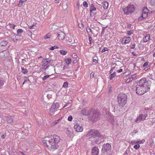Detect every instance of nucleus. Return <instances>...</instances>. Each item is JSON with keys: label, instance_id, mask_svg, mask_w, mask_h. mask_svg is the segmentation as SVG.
I'll list each match as a JSON object with an SVG mask.
<instances>
[{"label": "nucleus", "instance_id": "nucleus-56", "mask_svg": "<svg viewBox=\"0 0 155 155\" xmlns=\"http://www.w3.org/2000/svg\"><path fill=\"white\" fill-rule=\"evenodd\" d=\"M94 73H93V72H91V74H90V76H91V77H93L94 76Z\"/></svg>", "mask_w": 155, "mask_h": 155}, {"label": "nucleus", "instance_id": "nucleus-54", "mask_svg": "<svg viewBox=\"0 0 155 155\" xmlns=\"http://www.w3.org/2000/svg\"><path fill=\"white\" fill-rule=\"evenodd\" d=\"M23 37L22 36L18 35V38L19 39H21L23 38Z\"/></svg>", "mask_w": 155, "mask_h": 155}, {"label": "nucleus", "instance_id": "nucleus-16", "mask_svg": "<svg viewBox=\"0 0 155 155\" xmlns=\"http://www.w3.org/2000/svg\"><path fill=\"white\" fill-rule=\"evenodd\" d=\"M81 114L85 116H89L90 113V110L88 111L85 109H83L82 110L81 112Z\"/></svg>", "mask_w": 155, "mask_h": 155}, {"label": "nucleus", "instance_id": "nucleus-64", "mask_svg": "<svg viewBox=\"0 0 155 155\" xmlns=\"http://www.w3.org/2000/svg\"><path fill=\"white\" fill-rule=\"evenodd\" d=\"M19 154H22V155H25V154H24V153L22 152H20L19 153H18Z\"/></svg>", "mask_w": 155, "mask_h": 155}, {"label": "nucleus", "instance_id": "nucleus-6", "mask_svg": "<svg viewBox=\"0 0 155 155\" xmlns=\"http://www.w3.org/2000/svg\"><path fill=\"white\" fill-rule=\"evenodd\" d=\"M123 11L125 15H130L134 12L135 8L133 5H129L127 7L124 8Z\"/></svg>", "mask_w": 155, "mask_h": 155}, {"label": "nucleus", "instance_id": "nucleus-57", "mask_svg": "<svg viewBox=\"0 0 155 155\" xmlns=\"http://www.w3.org/2000/svg\"><path fill=\"white\" fill-rule=\"evenodd\" d=\"M92 40V39L91 37H89V41L90 42V44H91V41Z\"/></svg>", "mask_w": 155, "mask_h": 155}, {"label": "nucleus", "instance_id": "nucleus-18", "mask_svg": "<svg viewBox=\"0 0 155 155\" xmlns=\"http://www.w3.org/2000/svg\"><path fill=\"white\" fill-rule=\"evenodd\" d=\"M51 60L49 58L44 59L42 61L43 65H44L45 67L48 64L51 62Z\"/></svg>", "mask_w": 155, "mask_h": 155}, {"label": "nucleus", "instance_id": "nucleus-32", "mask_svg": "<svg viewBox=\"0 0 155 155\" xmlns=\"http://www.w3.org/2000/svg\"><path fill=\"white\" fill-rule=\"evenodd\" d=\"M140 147V145L139 144H137L134 146V148L136 150L138 149Z\"/></svg>", "mask_w": 155, "mask_h": 155}, {"label": "nucleus", "instance_id": "nucleus-21", "mask_svg": "<svg viewBox=\"0 0 155 155\" xmlns=\"http://www.w3.org/2000/svg\"><path fill=\"white\" fill-rule=\"evenodd\" d=\"M101 4L104 8V9H106L107 8L108 5V3L107 2H102Z\"/></svg>", "mask_w": 155, "mask_h": 155}, {"label": "nucleus", "instance_id": "nucleus-61", "mask_svg": "<svg viewBox=\"0 0 155 155\" xmlns=\"http://www.w3.org/2000/svg\"><path fill=\"white\" fill-rule=\"evenodd\" d=\"M77 62V61L76 60H74L73 61V63L74 64H76Z\"/></svg>", "mask_w": 155, "mask_h": 155}, {"label": "nucleus", "instance_id": "nucleus-44", "mask_svg": "<svg viewBox=\"0 0 155 155\" xmlns=\"http://www.w3.org/2000/svg\"><path fill=\"white\" fill-rule=\"evenodd\" d=\"M136 77V75L135 74H134L132 75L131 77H130L132 80L134 79Z\"/></svg>", "mask_w": 155, "mask_h": 155}, {"label": "nucleus", "instance_id": "nucleus-40", "mask_svg": "<svg viewBox=\"0 0 155 155\" xmlns=\"http://www.w3.org/2000/svg\"><path fill=\"white\" fill-rule=\"evenodd\" d=\"M115 67H113L111 68L110 71V73H112L114 72V71H115L114 70L115 69Z\"/></svg>", "mask_w": 155, "mask_h": 155}, {"label": "nucleus", "instance_id": "nucleus-62", "mask_svg": "<svg viewBox=\"0 0 155 155\" xmlns=\"http://www.w3.org/2000/svg\"><path fill=\"white\" fill-rule=\"evenodd\" d=\"M34 26V25H32L31 26H30L29 28L30 29H33V27Z\"/></svg>", "mask_w": 155, "mask_h": 155}, {"label": "nucleus", "instance_id": "nucleus-29", "mask_svg": "<svg viewBox=\"0 0 155 155\" xmlns=\"http://www.w3.org/2000/svg\"><path fill=\"white\" fill-rule=\"evenodd\" d=\"M23 32V30L22 29H18L17 31V34H21Z\"/></svg>", "mask_w": 155, "mask_h": 155}, {"label": "nucleus", "instance_id": "nucleus-10", "mask_svg": "<svg viewBox=\"0 0 155 155\" xmlns=\"http://www.w3.org/2000/svg\"><path fill=\"white\" fill-rule=\"evenodd\" d=\"M147 81H146V78H143L137 83V85L142 87H149L147 86Z\"/></svg>", "mask_w": 155, "mask_h": 155}, {"label": "nucleus", "instance_id": "nucleus-60", "mask_svg": "<svg viewBox=\"0 0 155 155\" xmlns=\"http://www.w3.org/2000/svg\"><path fill=\"white\" fill-rule=\"evenodd\" d=\"M93 62H95V63H97V61L96 59H93Z\"/></svg>", "mask_w": 155, "mask_h": 155}, {"label": "nucleus", "instance_id": "nucleus-22", "mask_svg": "<svg viewBox=\"0 0 155 155\" xmlns=\"http://www.w3.org/2000/svg\"><path fill=\"white\" fill-rule=\"evenodd\" d=\"M64 61L67 64L69 65L71 63V60L70 58H66L65 59Z\"/></svg>", "mask_w": 155, "mask_h": 155}, {"label": "nucleus", "instance_id": "nucleus-50", "mask_svg": "<svg viewBox=\"0 0 155 155\" xmlns=\"http://www.w3.org/2000/svg\"><path fill=\"white\" fill-rule=\"evenodd\" d=\"M61 119H59L58 120H56V121H55L54 122V124H57L58 121H59L60 120H61Z\"/></svg>", "mask_w": 155, "mask_h": 155}, {"label": "nucleus", "instance_id": "nucleus-24", "mask_svg": "<svg viewBox=\"0 0 155 155\" xmlns=\"http://www.w3.org/2000/svg\"><path fill=\"white\" fill-rule=\"evenodd\" d=\"M116 73L115 71H114L113 73H110V75L109 76V78L110 80H112L116 76Z\"/></svg>", "mask_w": 155, "mask_h": 155}, {"label": "nucleus", "instance_id": "nucleus-46", "mask_svg": "<svg viewBox=\"0 0 155 155\" xmlns=\"http://www.w3.org/2000/svg\"><path fill=\"white\" fill-rule=\"evenodd\" d=\"M131 143H138L137 140H132V141H131Z\"/></svg>", "mask_w": 155, "mask_h": 155}, {"label": "nucleus", "instance_id": "nucleus-48", "mask_svg": "<svg viewBox=\"0 0 155 155\" xmlns=\"http://www.w3.org/2000/svg\"><path fill=\"white\" fill-rule=\"evenodd\" d=\"M135 43H134V44L132 45V46L130 47V48L131 49H134L135 48Z\"/></svg>", "mask_w": 155, "mask_h": 155}, {"label": "nucleus", "instance_id": "nucleus-3", "mask_svg": "<svg viewBox=\"0 0 155 155\" xmlns=\"http://www.w3.org/2000/svg\"><path fill=\"white\" fill-rule=\"evenodd\" d=\"M90 113L89 119L93 121H96L100 115L99 111L92 109L90 110Z\"/></svg>", "mask_w": 155, "mask_h": 155}, {"label": "nucleus", "instance_id": "nucleus-2", "mask_svg": "<svg viewBox=\"0 0 155 155\" xmlns=\"http://www.w3.org/2000/svg\"><path fill=\"white\" fill-rule=\"evenodd\" d=\"M87 137H91L90 138L92 141L95 140L96 144H99L102 141L101 134L99 131L93 129L90 130L87 134Z\"/></svg>", "mask_w": 155, "mask_h": 155}, {"label": "nucleus", "instance_id": "nucleus-49", "mask_svg": "<svg viewBox=\"0 0 155 155\" xmlns=\"http://www.w3.org/2000/svg\"><path fill=\"white\" fill-rule=\"evenodd\" d=\"M127 28H129L131 27V25L130 24H127Z\"/></svg>", "mask_w": 155, "mask_h": 155}, {"label": "nucleus", "instance_id": "nucleus-36", "mask_svg": "<svg viewBox=\"0 0 155 155\" xmlns=\"http://www.w3.org/2000/svg\"><path fill=\"white\" fill-rule=\"evenodd\" d=\"M145 142V140L144 139H142L141 140H137L138 143H144Z\"/></svg>", "mask_w": 155, "mask_h": 155}, {"label": "nucleus", "instance_id": "nucleus-53", "mask_svg": "<svg viewBox=\"0 0 155 155\" xmlns=\"http://www.w3.org/2000/svg\"><path fill=\"white\" fill-rule=\"evenodd\" d=\"M123 71V69H120V70H117L116 71L118 73H120L122 72Z\"/></svg>", "mask_w": 155, "mask_h": 155}, {"label": "nucleus", "instance_id": "nucleus-25", "mask_svg": "<svg viewBox=\"0 0 155 155\" xmlns=\"http://www.w3.org/2000/svg\"><path fill=\"white\" fill-rule=\"evenodd\" d=\"M27 0H20L19 4L18 5V7H21L23 5L24 2H26Z\"/></svg>", "mask_w": 155, "mask_h": 155}, {"label": "nucleus", "instance_id": "nucleus-13", "mask_svg": "<svg viewBox=\"0 0 155 155\" xmlns=\"http://www.w3.org/2000/svg\"><path fill=\"white\" fill-rule=\"evenodd\" d=\"M74 128L77 132H81L83 130V127L78 124L75 125Z\"/></svg>", "mask_w": 155, "mask_h": 155}, {"label": "nucleus", "instance_id": "nucleus-9", "mask_svg": "<svg viewBox=\"0 0 155 155\" xmlns=\"http://www.w3.org/2000/svg\"><path fill=\"white\" fill-rule=\"evenodd\" d=\"M111 147L110 145L107 143L106 144H104L103 146V147L102 148V152L104 153L105 152L107 153H110V151Z\"/></svg>", "mask_w": 155, "mask_h": 155}, {"label": "nucleus", "instance_id": "nucleus-37", "mask_svg": "<svg viewBox=\"0 0 155 155\" xmlns=\"http://www.w3.org/2000/svg\"><path fill=\"white\" fill-rule=\"evenodd\" d=\"M133 32V30H131L129 31H127V34L129 35L130 36L131 35L132 33Z\"/></svg>", "mask_w": 155, "mask_h": 155}, {"label": "nucleus", "instance_id": "nucleus-15", "mask_svg": "<svg viewBox=\"0 0 155 155\" xmlns=\"http://www.w3.org/2000/svg\"><path fill=\"white\" fill-rule=\"evenodd\" d=\"M56 105H58V104H53L50 109V114L52 115L54 113Z\"/></svg>", "mask_w": 155, "mask_h": 155}, {"label": "nucleus", "instance_id": "nucleus-59", "mask_svg": "<svg viewBox=\"0 0 155 155\" xmlns=\"http://www.w3.org/2000/svg\"><path fill=\"white\" fill-rule=\"evenodd\" d=\"M49 67H50V66L48 65V66H46V67L44 68V70H45L47 69H48Z\"/></svg>", "mask_w": 155, "mask_h": 155}, {"label": "nucleus", "instance_id": "nucleus-41", "mask_svg": "<svg viewBox=\"0 0 155 155\" xmlns=\"http://www.w3.org/2000/svg\"><path fill=\"white\" fill-rule=\"evenodd\" d=\"M51 34H50L48 33L46 35V36L45 37V38H47V39L49 38H50V37H51Z\"/></svg>", "mask_w": 155, "mask_h": 155}, {"label": "nucleus", "instance_id": "nucleus-19", "mask_svg": "<svg viewBox=\"0 0 155 155\" xmlns=\"http://www.w3.org/2000/svg\"><path fill=\"white\" fill-rule=\"evenodd\" d=\"M123 40H124V43H122V44L125 45L126 44L128 43L130 41V37H124L123 38Z\"/></svg>", "mask_w": 155, "mask_h": 155}, {"label": "nucleus", "instance_id": "nucleus-26", "mask_svg": "<svg viewBox=\"0 0 155 155\" xmlns=\"http://www.w3.org/2000/svg\"><path fill=\"white\" fill-rule=\"evenodd\" d=\"M21 72L23 74H26L28 72V71L26 69H25L24 68L22 67L21 68Z\"/></svg>", "mask_w": 155, "mask_h": 155}, {"label": "nucleus", "instance_id": "nucleus-43", "mask_svg": "<svg viewBox=\"0 0 155 155\" xmlns=\"http://www.w3.org/2000/svg\"><path fill=\"white\" fill-rule=\"evenodd\" d=\"M68 120L69 121H71L73 119V117L72 116L70 115L68 117Z\"/></svg>", "mask_w": 155, "mask_h": 155}, {"label": "nucleus", "instance_id": "nucleus-4", "mask_svg": "<svg viewBox=\"0 0 155 155\" xmlns=\"http://www.w3.org/2000/svg\"><path fill=\"white\" fill-rule=\"evenodd\" d=\"M118 103L120 106H124L127 102V96L124 94H120L118 97Z\"/></svg>", "mask_w": 155, "mask_h": 155}, {"label": "nucleus", "instance_id": "nucleus-17", "mask_svg": "<svg viewBox=\"0 0 155 155\" xmlns=\"http://www.w3.org/2000/svg\"><path fill=\"white\" fill-rule=\"evenodd\" d=\"M14 116H8L7 117V121L8 124H12L13 123V118L14 117Z\"/></svg>", "mask_w": 155, "mask_h": 155}, {"label": "nucleus", "instance_id": "nucleus-47", "mask_svg": "<svg viewBox=\"0 0 155 155\" xmlns=\"http://www.w3.org/2000/svg\"><path fill=\"white\" fill-rule=\"evenodd\" d=\"M148 62H145L144 64H143V67H146L147 65H148Z\"/></svg>", "mask_w": 155, "mask_h": 155}, {"label": "nucleus", "instance_id": "nucleus-52", "mask_svg": "<svg viewBox=\"0 0 155 155\" xmlns=\"http://www.w3.org/2000/svg\"><path fill=\"white\" fill-rule=\"evenodd\" d=\"M107 16V15L105 14H104L103 16L102 17V18L103 19H105V17H106Z\"/></svg>", "mask_w": 155, "mask_h": 155}, {"label": "nucleus", "instance_id": "nucleus-45", "mask_svg": "<svg viewBox=\"0 0 155 155\" xmlns=\"http://www.w3.org/2000/svg\"><path fill=\"white\" fill-rule=\"evenodd\" d=\"M72 56L73 57H74V58H77V55L75 53H73L72 54Z\"/></svg>", "mask_w": 155, "mask_h": 155}, {"label": "nucleus", "instance_id": "nucleus-8", "mask_svg": "<svg viewBox=\"0 0 155 155\" xmlns=\"http://www.w3.org/2000/svg\"><path fill=\"white\" fill-rule=\"evenodd\" d=\"M148 114L147 113H145L144 114H140L138 115L135 120V122L136 123H139L141 120H144L147 117Z\"/></svg>", "mask_w": 155, "mask_h": 155}, {"label": "nucleus", "instance_id": "nucleus-34", "mask_svg": "<svg viewBox=\"0 0 155 155\" xmlns=\"http://www.w3.org/2000/svg\"><path fill=\"white\" fill-rule=\"evenodd\" d=\"M68 86V83L66 81L63 84V87H66Z\"/></svg>", "mask_w": 155, "mask_h": 155}, {"label": "nucleus", "instance_id": "nucleus-23", "mask_svg": "<svg viewBox=\"0 0 155 155\" xmlns=\"http://www.w3.org/2000/svg\"><path fill=\"white\" fill-rule=\"evenodd\" d=\"M8 42L5 41H3L0 43V46H5L7 45Z\"/></svg>", "mask_w": 155, "mask_h": 155}, {"label": "nucleus", "instance_id": "nucleus-38", "mask_svg": "<svg viewBox=\"0 0 155 155\" xmlns=\"http://www.w3.org/2000/svg\"><path fill=\"white\" fill-rule=\"evenodd\" d=\"M50 76L49 75H46L45 76L42 78L43 80L45 81Z\"/></svg>", "mask_w": 155, "mask_h": 155}, {"label": "nucleus", "instance_id": "nucleus-42", "mask_svg": "<svg viewBox=\"0 0 155 155\" xmlns=\"http://www.w3.org/2000/svg\"><path fill=\"white\" fill-rule=\"evenodd\" d=\"M108 49L107 48H104V49L102 50L101 52L103 53L105 51H108Z\"/></svg>", "mask_w": 155, "mask_h": 155}, {"label": "nucleus", "instance_id": "nucleus-28", "mask_svg": "<svg viewBox=\"0 0 155 155\" xmlns=\"http://www.w3.org/2000/svg\"><path fill=\"white\" fill-rule=\"evenodd\" d=\"M60 53L63 55H65L68 53L67 51L63 50H60Z\"/></svg>", "mask_w": 155, "mask_h": 155}, {"label": "nucleus", "instance_id": "nucleus-55", "mask_svg": "<svg viewBox=\"0 0 155 155\" xmlns=\"http://www.w3.org/2000/svg\"><path fill=\"white\" fill-rule=\"evenodd\" d=\"M64 36V39H65L66 41H68L69 40V38L68 37H65Z\"/></svg>", "mask_w": 155, "mask_h": 155}, {"label": "nucleus", "instance_id": "nucleus-5", "mask_svg": "<svg viewBox=\"0 0 155 155\" xmlns=\"http://www.w3.org/2000/svg\"><path fill=\"white\" fill-rule=\"evenodd\" d=\"M136 93L138 95H143L150 90L149 87H142L137 85L136 86Z\"/></svg>", "mask_w": 155, "mask_h": 155}, {"label": "nucleus", "instance_id": "nucleus-30", "mask_svg": "<svg viewBox=\"0 0 155 155\" xmlns=\"http://www.w3.org/2000/svg\"><path fill=\"white\" fill-rule=\"evenodd\" d=\"M4 84V81L2 80V78H0V88H1L2 86H3Z\"/></svg>", "mask_w": 155, "mask_h": 155}, {"label": "nucleus", "instance_id": "nucleus-12", "mask_svg": "<svg viewBox=\"0 0 155 155\" xmlns=\"http://www.w3.org/2000/svg\"><path fill=\"white\" fill-rule=\"evenodd\" d=\"M96 10V8L95 7L94 5L93 4H91L90 7V14L91 16H93L95 15V14L93 12Z\"/></svg>", "mask_w": 155, "mask_h": 155}, {"label": "nucleus", "instance_id": "nucleus-1", "mask_svg": "<svg viewBox=\"0 0 155 155\" xmlns=\"http://www.w3.org/2000/svg\"><path fill=\"white\" fill-rule=\"evenodd\" d=\"M60 137L56 135H54L52 137H46L42 142L47 147L52 151L58 148V143L60 141Z\"/></svg>", "mask_w": 155, "mask_h": 155}, {"label": "nucleus", "instance_id": "nucleus-58", "mask_svg": "<svg viewBox=\"0 0 155 155\" xmlns=\"http://www.w3.org/2000/svg\"><path fill=\"white\" fill-rule=\"evenodd\" d=\"M66 133L68 135H69L71 134V132L69 130H68L66 132Z\"/></svg>", "mask_w": 155, "mask_h": 155}, {"label": "nucleus", "instance_id": "nucleus-51", "mask_svg": "<svg viewBox=\"0 0 155 155\" xmlns=\"http://www.w3.org/2000/svg\"><path fill=\"white\" fill-rule=\"evenodd\" d=\"M6 136V135L5 134H3L1 136V138H2V139H4L5 138Z\"/></svg>", "mask_w": 155, "mask_h": 155}, {"label": "nucleus", "instance_id": "nucleus-33", "mask_svg": "<svg viewBox=\"0 0 155 155\" xmlns=\"http://www.w3.org/2000/svg\"><path fill=\"white\" fill-rule=\"evenodd\" d=\"M83 5L85 8H87L88 6V4L86 1H84L83 3Z\"/></svg>", "mask_w": 155, "mask_h": 155}, {"label": "nucleus", "instance_id": "nucleus-20", "mask_svg": "<svg viewBox=\"0 0 155 155\" xmlns=\"http://www.w3.org/2000/svg\"><path fill=\"white\" fill-rule=\"evenodd\" d=\"M11 38L14 41H15L18 40V35L14 34L11 36Z\"/></svg>", "mask_w": 155, "mask_h": 155}, {"label": "nucleus", "instance_id": "nucleus-7", "mask_svg": "<svg viewBox=\"0 0 155 155\" xmlns=\"http://www.w3.org/2000/svg\"><path fill=\"white\" fill-rule=\"evenodd\" d=\"M148 11L149 10L147 8L145 7H144L142 11L141 16L138 18V20L139 21H141L143 19H145L147 17Z\"/></svg>", "mask_w": 155, "mask_h": 155}, {"label": "nucleus", "instance_id": "nucleus-39", "mask_svg": "<svg viewBox=\"0 0 155 155\" xmlns=\"http://www.w3.org/2000/svg\"><path fill=\"white\" fill-rule=\"evenodd\" d=\"M132 79L130 77L127 79L126 81V82L129 83L132 81Z\"/></svg>", "mask_w": 155, "mask_h": 155}, {"label": "nucleus", "instance_id": "nucleus-63", "mask_svg": "<svg viewBox=\"0 0 155 155\" xmlns=\"http://www.w3.org/2000/svg\"><path fill=\"white\" fill-rule=\"evenodd\" d=\"M50 49L51 50H54V47L53 46L51 47H50Z\"/></svg>", "mask_w": 155, "mask_h": 155}, {"label": "nucleus", "instance_id": "nucleus-35", "mask_svg": "<svg viewBox=\"0 0 155 155\" xmlns=\"http://www.w3.org/2000/svg\"><path fill=\"white\" fill-rule=\"evenodd\" d=\"M86 31L87 33L91 32L92 33V30L91 28L89 27H87L86 28Z\"/></svg>", "mask_w": 155, "mask_h": 155}, {"label": "nucleus", "instance_id": "nucleus-11", "mask_svg": "<svg viewBox=\"0 0 155 155\" xmlns=\"http://www.w3.org/2000/svg\"><path fill=\"white\" fill-rule=\"evenodd\" d=\"M57 39L60 40H63L64 39V36H66L65 34L62 31L58 32L56 34Z\"/></svg>", "mask_w": 155, "mask_h": 155}, {"label": "nucleus", "instance_id": "nucleus-31", "mask_svg": "<svg viewBox=\"0 0 155 155\" xmlns=\"http://www.w3.org/2000/svg\"><path fill=\"white\" fill-rule=\"evenodd\" d=\"M8 25H9L10 26L11 28H12L13 29H15V26L14 24L11 23H9L8 24Z\"/></svg>", "mask_w": 155, "mask_h": 155}, {"label": "nucleus", "instance_id": "nucleus-27", "mask_svg": "<svg viewBox=\"0 0 155 155\" xmlns=\"http://www.w3.org/2000/svg\"><path fill=\"white\" fill-rule=\"evenodd\" d=\"M150 35L149 34L147 35L145 37V39L144 40V42H147L150 39Z\"/></svg>", "mask_w": 155, "mask_h": 155}, {"label": "nucleus", "instance_id": "nucleus-14", "mask_svg": "<svg viewBox=\"0 0 155 155\" xmlns=\"http://www.w3.org/2000/svg\"><path fill=\"white\" fill-rule=\"evenodd\" d=\"M92 155H98L99 153V149L97 147H93L91 150Z\"/></svg>", "mask_w": 155, "mask_h": 155}]
</instances>
